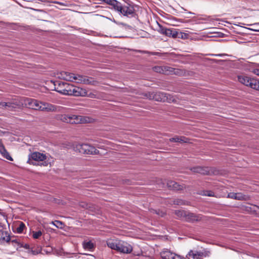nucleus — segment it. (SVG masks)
<instances>
[{
    "mask_svg": "<svg viewBox=\"0 0 259 259\" xmlns=\"http://www.w3.org/2000/svg\"><path fill=\"white\" fill-rule=\"evenodd\" d=\"M82 255H84V256H82V259L83 258H85V256H89L90 258L88 259H94L95 258V256L93 255L85 253H82Z\"/></svg>",
    "mask_w": 259,
    "mask_h": 259,
    "instance_id": "nucleus-40",
    "label": "nucleus"
},
{
    "mask_svg": "<svg viewBox=\"0 0 259 259\" xmlns=\"http://www.w3.org/2000/svg\"><path fill=\"white\" fill-rule=\"evenodd\" d=\"M254 73L256 75L259 76V69H256L254 70Z\"/></svg>",
    "mask_w": 259,
    "mask_h": 259,
    "instance_id": "nucleus-46",
    "label": "nucleus"
},
{
    "mask_svg": "<svg viewBox=\"0 0 259 259\" xmlns=\"http://www.w3.org/2000/svg\"><path fill=\"white\" fill-rule=\"evenodd\" d=\"M188 138L184 136H175L174 138H170L169 141L171 142H179V143H187Z\"/></svg>",
    "mask_w": 259,
    "mask_h": 259,
    "instance_id": "nucleus-26",
    "label": "nucleus"
},
{
    "mask_svg": "<svg viewBox=\"0 0 259 259\" xmlns=\"http://www.w3.org/2000/svg\"><path fill=\"white\" fill-rule=\"evenodd\" d=\"M25 228V224L21 222L20 223L19 226L16 229L17 232L18 233H22L24 229Z\"/></svg>",
    "mask_w": 259,
    "mask_h": 259,
    "instance_id": "nucleus-35",
    "label": "nucleus"
},
{
    "mask_svg": "<svg viewBox=\"0 0 259 259\" xmlns=\"http://www.w3.org/2000/svg\"><path fill=\"white\" fill-rule=\"evenodd\" d=\"M0 153L3 155V156L7 159L11 161L13 160L12 158L10 155L9 153L7 152L1 141H0Z\"/></svg>",
    "mask_w": 259,
    "mask_h": 259,
    "instance_id": "nucleus-24",
    "label": "nucleus"
},
{
    "mask_svg": "<svg viewBox=\"0 0 259 259\" xmlns=\"http://www.w3.org/2000/svg\"><path fill=\"white\" fill-rule=\"evenodd\" d=\"M185 221L186 222L195 223H197L202 220V215L197 214L194 213H192L189 211H187Z\"/></svg>",
    "mask_w": 259,
    "mask_h": 259,
    "instance_id": "nucleus-10",
    "label": "nucleus"
},
{
    "mask_svg": "<svg viewBox=\"0 0 259 259\" xmlns=\"http://www.w3.org/2000/svg\"><path fill=\"white\" fill-rule=\"evenodd\" d=\"M120 240H109L107 241V246L112 249L118 251L119 246L120 245Z\"/></svg>",
    "mask_w": 259,
    "mask_h": 259,
    "instance_id": "nucleus-21",
    "label": "nucleus"
},
{
    "mask_svg": "<svg viewBox=\"0 0 259 259\" xmlns=\"http://www.w3.org/2000/svg\"><path fill=\"white\" fill-rule=\"evenodd\" d=\"M58 77L69 81L78 82L77 80L80 81L81 80L80 75L66 71L61 72L58 74Z\"/></svg>",
    "mask_w": 259,
    "mask_h": 259,
    "instance_id": "nucleus-7",
    "label": "nucleus"
},
{
    "mask_svg": "<svg viewBox=\"0 0 259 259\" xmlns=\"http://www.w3.org/2000/svg\"><path fill=\"white\" fill-rule=\"evenodd\" d=\"M82 208H84L86 209H89V211H94L95 208L94 206L91 204H88L85 202H82Z\"/></svg>",
    "mask_w": 259,
    "mask_h": 259,
    "instance_id": "nucleus-32",
    "label": "nucleus"
},
{
    "mask_svg": "<svg viewBox=\"0 0 259 259\" xmlns=\"http://www.w3.org/2000/svg\"><path fill=\"white\" fill-rule=\"evenodd\" d=\"M29 252H31L33 255H36L40 253V251H36L35 250H33L32 249H31L29 250Z\"/></svg>",
    "mask_w": 259,
    "mask_h": 259,
    "instance_id": "nucleus-42",
    "label": "nucleus"
},
{
    "mask_svg": "<svg viewBox=\"0 0 259 259\" xmlns=\"http://www.w3.org/2000/svg\"><path fill=\"white\" fill-rule=\"evenodd\" d=\"M32 233L33 238L34 239H38L42 235V232L40 230L32 231Z\"/></svg>",
    "mask_w": 259,
    "mask_h": 259,
    "instance_id": "nucleus-36",
    "label": "nucleus"
},
{
    "mask_svg": "<svg viewBox=\"0 0 259 259\" xmlns=\"http://www.w3.org/2000/svg\"><path fill=\"white\" fill-rule=\"evenodd\" d=\"M237 77L239 82L247 87H249L250 88H251V85L252 84V83H253L252 80H254V78H251L244 75H238Z\"/></svg>",
    "mask_w": 259,
    "mask_h": 259,
    "instance_id": "nucleus-12",
    "label": "nucleus"
},
{
    "mask_svg": "<svg viewBox=\"0 0 259 259\" xmlns=\"http://www.w3.org/2000/svg\"><path fill=\"white\" fill-rule=\"evenodd\" d=\"M89 94L88 91H87L85 89H82V97H88V95Z\"/></svg>",
    "mask_w": 259,
    "mask_h": 259,
    "instance_id": "nucleus-41",
    "label": "nucleus"
},
{
    "mask_svg": "<svg viewBox=\"0 0 259 259\" xmlns=\"http://www.w3.org/2000/svg\"><path fill=\"white\" fill-rule=\"evenodd\" d=\"M60 120L63 122L71 124H79L81 123V116L76 115H62Z\"/></svg>",
    "mask_w": 259,
    "mask_h": 259,
    "instance_id": "nucleus-8",
    "label": "nucleus"
},
{
    "mask_svg": "<svg viewBox=\"0 0 259 259\" xmlns=\"http://www.w3.org/2000/svg\"><path fill=\"white\" fill-rule=\"evenodd\" d=\"M95 119L92 117L85 116H82V123H93Z\"/></svg>",
    "mask_w": 259,
    "mask_h": 259,
    "instance_id": "nucleus-29",
    "label": "nucleus"
},
{
    "mask_svg": "<svg viewBox=\"0 0 259 259\" xmlns=\"http://www.w3.org/2000/svg\"><path fill=\"white\" fill-rule=\"evenodd\" d=\"M82 150L83 153L86 154H98L99 151L95 148V147L89 144L82 143Z\"/></svg>",
    "mask_w": 259,
    "mask_h": 259,
    "instance_id": "nucleus-11",
    "label": "nucleus"
},
{
    "mask_svg": "<svg viewBox=\"0 0 259 259\" xmlns=\"http://www.w3.org/2000/svg\"><path fill=\"white\" fill-rule=\"evenodd\" d=\"M189 169L194 174H200L202 175H217L218 171L212 167L207 166H194Z\"/></svg>",
    "mask_w": 259,
    "mask_h": 259,
    "instance_id": "nucleus-4",
    "label": "nucleus"
},
{
    "mask_svg": "<svg viewBox=\"0 0 259 259\" xmlns=\"http://www.w3.org/2000/svg\"><path fill=\"white\" fill-rule=\"evenodd\" d=\"M101 2L111 6V9H113L124 16L133 17L136 15L134 5L131 3H125L122 4L116 0H101Z\"/></svg>",
    "mask_w": 259,
    "mask_h": 259,
    "instance_id": "nucleus-1",
    "label": "nucleus"
},
{
    "mask_svg": "<svg viewBox=\"0 0 259 259\" xmlns=\"http://www.w3.org/2000/svg\"><path fill=\"white\" fill-rule=\"evenodd\" d=\"M195 253L196 254V257L198 256H201L202 255V253L201 252H199V251H196L195 252Z\"/></svg>",
    "mask_w": 259,
    "mask_h": 259,
    "instance_id": "nucleus-45",
    "label": "nucleus"
},
{
    "mask_svg": "<svg viewBox=\"0 0 259 259\" xmlns=\"http://www.w3.org/2000/svg\"><path fill=\"white\" fill-rule=\"evenodd\" d=\"M171 204L178 205H182L186 204V202L185 201L181 199H175L171 200L170 202Z\"/></svg>",
    "mask_w": 259,
    "mask_h": 259,
    "instance_id": "nucleus-28",
    "label": "nucleus"
},
{
    "mask_svg": "<svg viewBox=\"0 0 259 259\" xmlns=\"http://www.w3.org/2000/svg\"><path fill=\"white\" fill-rule=\"evenodd\" d=\"M152 96H153L152 100L158 102H164L167 101L170 103L176 101V100L173 99L171 95L161 92H153Z\"/></svg>",
    "mask_w": 259,
    "mask_h": 259,
    "instance_id": "nucleus-5",
    "label": "nucleus"
},
{
    "mask_svg": "<svg viewBox=\"0 0 259 259\" xmlns=\"http://www.w3.org/2000/svg\"><path fill=\"white\" fill-rule=\"evenodd\" d=\"M250 30H253L254 31H257V32H259V30H257V29H252V28H249Z\"/></svg>",
    "mask_w": 259,
    "mask_h": 259,
    "instance_id": "nucleus-48",
    "label": "nucleus"
},
{
    "mask_svg": "<svg viewBox=\"0 0 259 259\" xmlns=\"http://www.w3.org/2000/svg\"><path fill=\"white\" fill-rule=\"evenodd\" d=\"M158 26L159 28L158 31L166 36L182 39H186L188 38V34L187 33L179 32L174 28H167L159 24H158Z\"/></svg>",
    "mask_w": 259,
    "mask_h": 259,
    "instance_id": "nucleus-3",
    "label": "nucleus"
},
{
    "mask_svg": "<svg viewBox=\"0 0 259 259\" xmlns=\"http://www.w3.org/2000/svg\"><path fill=\"white\" fill-rule=\"evenodd\" d=\"M150 212L152 213H155L159 216L161 217H164L166 214V212L160 209H152L150 210Z\"/></svg>",
    "mask_w": 259,
    "mask_h": 259,
    "instance_id": "nucleus-30",
    "label": "nucleus"
},
{
    "mask_svg": "<svg viewBox=\"0 0 259 259\" xmlns=\"http://www.w3.org/2000/svg\"><path fill=\"white\" fill-rule=\"evenodd\" d=\"M80 148H81V145L79 144L78 146H77L76 149H75V150H78V151L80 152Z\"/></svg>",
    "mask_w": 259,
    "mask_h": 259,
    "instance_id": "nucleus-47",
    "label": "nucleus"
},
{
    "mask_svg": "<svg viewBox=\"0 0 259 259\" xmlns=\"http://www.w3.org/2000/svg\"><path fill=\"white\" fill-rule=\"evenodd\" d=\"M253 83L251 85V88L259 91V80L255 79L252 80Z\"/></svg>",
    "mask_w": 259,
    "mask_h": 259,
    "instance_id": "nucleus-31",
    "label": "nucleus"
},
{
    "mask_svg": "<svg viewBox=\"0 0 259 259\" xmlns=\"http://www.w3.org/2000/svg\"><path fill=\"white\" fill-rule=\"evenodd\" d=\"M82 83L97 85L99 84V81L93 77L82 75Z\"/></svg>",
    "mask_w": 259,
    "mask_h": 259,
    "instance_id": "nucleus-18",
    "label": "nucleus"
},
{
    "mask_svg": "<svg viewBox=\"0 0 259 259\" xmlns=\"http://www.w3.org/2000/svg\"><path fill=\"white\" fill-rule=\"evenodd\" d=\"M52 224L56 226L57 228L62 229L64 226V224L60 221H55L54 222H52Z\"/></svg>",
    "mask_w": 259,
    "mask_h": 259,
    "instance_id": "nucleus-33",
    "label": "nucleus"
},
{
    "mask_svg": "<svg viewBox=\"0 0 259 259\" xmlns=\"http://www.w3.org/2000/svg\"><path fill=\"white\" fill-rule=\"evenodd\" d=\"M227 198L238 200H243L247 199V196L241 193H229L228 194Z\"/></svg>",
    "mask_w": 259,
    "mask_h": 259,
    "instance_id": "nucleus-16",
    "label": "nucleus"
},
{
    "mask_svg": "<svg viewBox=\"0 0 259 259\" xmlns=\"http://www.w3.org/2000/svg\"><path fill=\"white\" fill-rule=\"evenodd\" d=\"M49 104L46 103H42L36 100V103H34L33 109L45 110L48 109Z\"/></svg>",
    "mask_w": 259,
    "mask_h": 259,
    "instance_id": "nucleus-23",
    "label": "nucleus"
},
{
    "mask_svg": "<svg viewBox=\"0 0 259 259\" xmlns=\"http://www.w3.org/2000/svg\"><path fill=\"white\" fill-rule=\"evenodd\" d=\"M81 65H84V64H83V63H81Z\"/></svg>",
    "mask_w": 259,
    "mask_h": 259,
    "instance_id": "nucleus-52",
    "label": "nucleus"
},
{
    "mask_svg": "<svg viewBox=\"0 0 259 259\" xmlns=\"http://www.w3.org/2000/svg\"><path fill=\"white\" fill-rule=\"evenodd\" d=\"M168 67L167 66H155L152 68V69L155 72L168 75Z\"/></svg>",
    "mask_w": 259,
    "mask_h": 259,
    "instance_id": "nucleus-19",
    "label": "nucleus"
},
{
    "mask_svg": "<svg viewBox=\"0 0 259 259\" xmlns=\"http://www.w3.org/2000/svg\"><path fill=\"white\" fill-rule=\"evenodd\" d=\"M142 95L143 96L144 98L148 99L149 100H152L153 92H146L143 93L142 94Z\"/></svg>",
    "mask_w": 259,
    "mask_h": 259,
    "instance_id": "nucleus-34",
    "label": "nucleus"
},
{
    "mask_svg": "<svg viewBox=\"0 0 259 259\" xmlns=\"http://www.w3.org/2000/svg\"><path fill=\"white\" fill-rule=\"evenodd\" d=\"M133 250V248L131 245L127 244L126 242L120 241V245L119 246L118 252L129 253Z\"/></svg>",
    "mask_w": 259,
    "mask_h": 259,
    "instance_id": "nucleus-13",
    "label": "nucleus"
},
{
    "mask_svg": "<svg viewBox=\"0 0 259 259\" xmlns=\"http://www.w3.org/2000/svg\"><path fill=\"white\" fill-rule=\"evenodd\" d=\"M254 25V24H250V25L252 26V25Z\"/></svg>",
    "mask_w": 259,
    "mask_h": 259,
    "instance_id": "nucleus-53",
    "label": "nucleus"
},
{
    "mask_svg": "<svg viewBox=\"0 0 259 259\" xmlns=\"http://www.w3.org/2000/svg\"><path fill=\"white\" fill-rule=\"evenodd\" d=\"M187 211L184 210H176L175 211V214L177 216L178 219L185 220L187 216Z\"/></svg>",
    "mask_w": 259,
    "mask_h": 259,
    "instance_id": "nucleus-27",
    "label": "nucleus"
},
{
    "mask_svg": "<svg viewBox=\"0 0 259 259\" xmlns=\"http://www.w3.org/2000/svg\"><path fill=\"white\" fill-rule=\"evenodd\" d=\"M83 248L85 250L93 251L95 248V244L91 240H84L82 243Z\"/></svg>",
    "mask_w": 259,
    "mask_h": 259,
    "instance_id": "nucleus-20",
    "label": "nucleus"
},
{
    "mask_svg": "<svg viewBox=\"0 0 259 259\" xmlns=\"http://www.w3.org/2000/svg\"><path fill=\"white\" fill-rule=\"evenodd\" d=\"M44 165L47 166L48 165V163L46 161H45L44 163H42Z\"/></svg>",
    "mask_w": 259,
    "mask_h": 259,
    "instance_id": "nucleus-49",
    "label": "nucleus"
},
{
    "mask_svg": "<svg viewBox=\"0 0 259 259\" xmlns=\"http://www.w3.org/2000/svg\"><path fill=\"white\" fill-rule=\"evenodd\" d=\"M55 4H62L61 3H60V2H54Z\"/></svg>",
    "mask_w": 259,
    "mask_h": 259,
    "instance_id": "nucleus-50",
    "label": "nucleus"
},
{
    "mask_svg": "<svg viewBox=\"0 0 259 259\" xmlns=\"http://www.w3.org/2000/svg\"><path fill=\"white\" fill-rule=\"evenodd\" d=\"M203 195L207 196H214V192L210 190L203 191Z\"/></svg>",
    "mask_w": 259,
    "mask_h": 259,
    "instance_id": "nucleus-37",
    "label": "nucleus"
},
{
    "mask_svg": "<svg viewBox=\"0 0 259 259\" xmlns=\"http://www.w3.org/2000/svg\"><path fill=\"white\" fill-rule=\"evenodd\" d=\"M88 97H90L91 98H96V95H95L93 93L90 92V93H89Z\"/></svg>",
    "mask_w": 259,
    "mask_h": 259,
    "instance_id": "nucleus-44",
    "label": "nucleus"
},
{
    "mask_svg": "<svg viewBox=\"0 0 259 259\" xmlns=\"http://www.w3.org/2000/svg\"><path fill=\"white\" fill-rule=\"evenodd\" d=\"M55 85V90L65 95H73L74 96H81V91L79 88L78 90L76 88L69 83L66 82H62L56 81L54 82Z\"/></svg>",
    "mask_w": 259,
    "mask_h": 259,
    "instance_id": "nucleus-2",
    "label": "nucleus"
},
{
    "mask_svg": "<svg viewBox=\"0 0 259 259\" xmlns=\"http://www.w3.org/2000/svg\"><path fill=\"white\" fill-rule=\"evenodd\" d=\"M52 248H51L50 249H49V251H47L50 252L52 251Z\"/></svg>",
    "mask_w": 259,
    "mask_h": 259,
    "instance_id": "nucleus-51",
    "label": "nucleus"
},
{
    "mask_svg": "<svg viewBox=\"0 0 259 259\" xmlns=\"http://www.w3.org/2000/svg\"><path fill=\"white\" fill-rule=\"evenodd\" d=\"M167 187L169 189L175 191L182 190L185 188L184 185H180L173 181H168L167 182Z\"/></svg>",
    "mask_w": 259,
    "mask_h": 259,
    "instance_id": "nucleus-14",
    "label": "nucleus"
},
{
    "mask_svg": "<svg viewBox=\"0 0 259 259\" xmlns=\"http://www.w3.org/2000/svg\"><path fill=\"white\" fill-rule=\"evenodd\" d=\"M10 242H11L13 244H16L19 247L21 244L19 239H12V238H11V240H10Z\"/></svg>",
    "mask_w": 259,
    "mask_h": 259,
    "instance_id": "nucleus-38",
    "label": "nucleus"
},
{
    "mask_svg": "<svg viewBox=\"0 0 259 259\" xmlns=\"http://www.w3.org/2000/svg\"><path fill=\"white\" fill-rule=\"evenodd\" d=\"M21 106L22 103L16 99L7 102H0V108L5 110L12 111L15 109L20 108Z\"/></svg>",
    "mask_w": 259,
    "mask_h": 259,
    "instance_id": "nucleus-6",
    "label": "nucleus"
},
{
    "mask_svg": "<svg viewBox=\"0 0 259 259\" xmlns=\"http://www.w3.org/2000/svg\"><path fill=\"white\" fill-rule=\"evenodd\" d=\"M22 103V106L24 105L27 108L33 109V107L35 103H36V100L25 98L23 100V101H20Z\"/></svg>",
    "mask_w": 259,
    "mask_h": 259,
    "instance_id": "nucleus-15",
    "label": "nucleus"
},
{
    "mask_svg": "<svg viewBox=\"0 0 259 259\" xmlns=\"http://www.w3.org/2000/svg\"><path fill=\"white\" fill-rule=\"evenodd\" d=\"M11 237L7 231L0 230V244L10 242Z\"/></svg>",
    "mask_w": 259,
    "mask_h": 259,
    "instance_id": "nucleus-17",
    "label": "nucleus"
},
{
    "mask_svg": "<svg viewBox=\"0 0 259 259\" xmlns=\"http://www.w3.org/2000/svg\"><path fill=\"white\" fill-rule=\"evenodd\" d=\"M188 256H190V257H192L193 258V259H195L197 258L196 256V254L195 253V252H193V250H191L188 255Z\"/></svg>",
    "mask_w": 259,
    "mask_h": 259,
    "instance_id": "nucleus-39",
    "label": "nucleus"
},
{
    "mask_svg": "<svg viewBox=\"0 0 259 259\" xmlns=\"http://www.w3.org/2000/svg\"><path fill=\"white\" fill-rule=\"evenodd\" d=\"M19 247H24L25 248V249H30V246L29 245V244H25V245H23V244H20V245H19Z\"/></svg>",
    "mask_w": 259,
    "mask_h": 259,
    "instance_id": "nucleus-43",
    "label": "nucleus"
},
{
    "mask_svg": "<svg viewBox=\"0 0 259 259\" xmlns=\"http://www.w3.org/2000/svg\"><path fill=\"white\" fill-rule=\"evenodd\" d=\"M46 159L47 156L45 154L38 152H34L29 155L27 162L29 164H34V163L31 161L32 160L36 161H42Z\"/></svg>",
    "mask_w": 259,
    "mask_h": 259,
    "instance_id": "nucleus-9",
    "label": "nucleus"
},
{
    "mask_svg": "<svg viewBox=\"0 0 259 259\" xmlns=\"http://www.w3.org/2000/svg\"><path fill=\"white\" fill-rule=\"evenodd\" d=\"M184 73L183 70L168 67V75L175 74L178 76H182L184 74Z\"/></svg>",
    "mask_w": 259,
    "mask_h": 259,
    "instance_id": "nucleus-25",
    "label": "nucleus"
},
{
    "mask_svg": "<svg viewBox=\"0 0 259 259\" xmlns=\"http://www.w3.org/2000/svg\"><path fill=\"white\" fill-rule=\"evenodd\" d=\"M176 254L168 250L160 252V256L162 259H175Z\"/></svg>",
    "mask_w": 259,
    "mask_h": 259,
    "instance_id": "nucleus-22",
    "label": "nucleus"
}]
</instances>
